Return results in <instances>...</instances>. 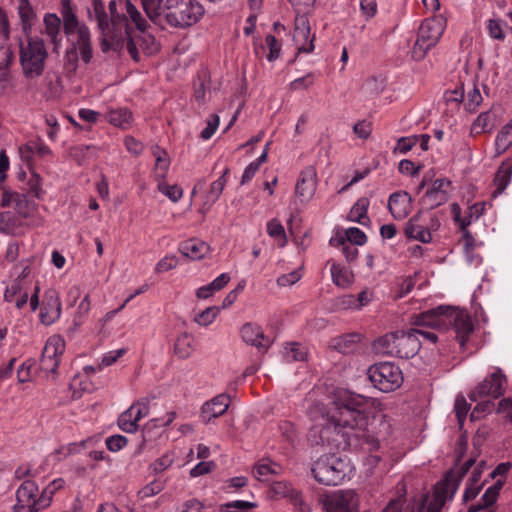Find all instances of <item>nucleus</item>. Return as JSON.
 Here are the masks:
<instances>
[{
    "instance_id": "obj_1",
    "label": "nucleus",
    "mask_w": 512,
    "mask_h": 512,
    "mask_svg": "<svg viewBox=\"0 0 512 512\" xmlns=\"http://www.w3.org/2000/svg\"><path fill=\"white\" fill-rule=\"evenodd\" d=\"M376 401L371 397L344 392L334 402L336 411L325 426H315L309 431L308 439L312 446H334L350 448L360 445L359 434L344 429L363 432L368 425L369 412Z\"/></svg>"
},
{
    "instance_id": "obj_2",
    "label": "nucleus",
    "mask_w": 512,
    "mask_h": 512,
    "mask_svg": "<svg viewBox=\"0 0 512 512\" xmlns=\"http://www.w3.org/2000/svg\"><path fill=\"white\" fill-rule=\"evenodd\" d=\"M475 458L470 457L461 466H454L443 479L434 485L433 495H422L404 505V499L399 497L389 501L382 512H441L447 501L453 499L462 478L475 464Z\"/></svg>"
},
{
    "instance_id": "obj_3",
    "label": "nucleus",
    "mask_w": 512,
    "mask_h": 512,
    "mask_svg": "<svg viewBox=\"0 0 512 512\" xmlns=\"http://www.w3.org/2000/svg\"><path fill=\"white\" fill-rule=\"evenodd\" d=\"M140 3L151 22L156 25L165 22L179 29L193 26L205 12L197 0H140Z\"/></svg>"
},
{
    "instance_id": "obj_4",
    "label": "nucleus",
    "mask_w": 512,
    "mask_h": 512,
    "mask_svg": "<svg viewBox=\"0 0 512 512\" xmlns=\"http://www.w3.org/2000/svg\"><path fill=\"white\" fill-rule=\"evenodd\" d=\"M90 20H95L101 34V50L104 53L120 55L126 49L131 58L138 62L140 54L136 49L131 32L125 31V23L118 18L111 23L109 15L105 10L102 0H92L91 6L87 8Z\"/></svg>"
},
{
    "instance_id": "obj_5",
    "label": "nucleus",
    "mask_w": 512,
    "mask_h": 512,
    "mask_svg": "<svg viewBox=\"0 0 512 512\" xmlns=\"http://www.w3.org/2000/svg\"><path fill=\"white\" fill-rule=\"evenodd\" d=\"M13 206L17 217L11 212H0V230L7 234L16 233L17 227L29 225L31 211L29 193L4 190L1 195L0 207Z\"/></svg>"
},
{
    "instance_id": "obj_6",
    "label": "nucleus",
    "mask_w": 512,
    "mask_h": 512,
    "mask_svg": "<svg viewBox=\"0 0 512 512\" xmlns=\"http://www.w3.org/2000/svg\"><path fill=\"white\" fill-rule=\"evenodd\" d=\"M348 464L337 453L330 452L314 462L311 472L314 479L326 486L338 485L346 476Z\"/></svg>"
},
{
    "instance_id": "obj_7",
    "label": "nucleus",
    "mask_w": 512,
    "mask_h": 512,
    "mask_svg": "<svg viewBox=\"0 0 512 512\" xmlns=\"http://www.w3.org/2000/svg\"><path fill=\"white\" fill-rule=\"evenodd\" d=\"M446 28V22L441 17H432L424 20L419 27L418 36L412 48L413 59H424L427 52L434 47Z\"/></svg>"
},
{
    "instance_id": "obj_8",
    "label": "nucleus",
    "mask_w": 512,
    "mask_h": 512,
    "mask_svg": "<svg viewBox=\"0 0 512 512\" xmlns=\"http://www.w3.org/2000/svg\"><path fill=\"white\" fill-rule=\"evenodd\" d=\"M18 14L23 29V37L19 38L20 62L24 74L30 76L32 74V6L29 0H19Z\"/></svg>"
},
{
    "instance_id": "obj_9",
    "label": "nucleus",
    "mask_w": 512,
    "mask_h": 512,
    "mask_svg": "<svg viewBox=\"0 0 512 512\" xmlns=\"http://www.w3.org/2000/svg\"><path fill=\"white\" fill-rule=\"evenodd\" d=\"M368 379L378 390L388 393L398 389L403 383L401 369L391 362L371 365L367 371Z\"/></svg>"
},
{
    "instance_id": "obj_10",
    "label": "nucleus",
    "mask_w": 512,
    "mask_h": 512,
    "mask_svg": "<svg viewBox=\"0 0 512 512\" xmlns=\"http://www.w3.org/2000/svg\"><path fill=\"white\" fill-rule=\"evenodd\" d=\"M321 503L325 512H357L359 497L353 489H341L325 494Z\"/></svg>"
},
{
    "instance_id": "obj_11",
    "label": "nucleus",
    "mask_w": 512,
    "mask_h": 512,
    "mask_svg": "<svg viewBox=\"0 0 512 512\" xmlns=\"http://www.w3.org/2000/svg\"><path fill=\"white\" fill-rule=\"evenodd\" d=\"M506 376L500 368H496L493 373L482 382H480L469 395L471 401H478L482 397L499 398L504 393Z\"/></svg>"
},
{
    "instance_id": "obj_12",
    "label": "nucleus",
    "mask_w": 512,
    "mask_h": 512,
    "mask_svg": "<svg viewBox=\"0 0 512 512\" xmlns=\"http://www.w3.org/2000/svg\"><path fill=\"white\" fill-rule=\"evenodd\" d=\"M65 350L64 340L58 336H51L42 351L40 369L47 373L54 374L58 368L60 357Z\"/></svg>"
},
{
    "instance_id": "obj_13",
    "label": "nucleus",
    "mask_w": 512,
    "mask_h": 512,
    "mask_svg": "<svg viewBox=\"0 0 512 512\" xmlns=\"http://www.w3.org/2000/svg\"><path fill=\"white\" fill-rule=\"evenodd\" d=\"M446 330L452 327L456 332V338L463 346L468 335L473 330V324L468 313L458 308H448Z\"/></svg>"
},
{
    "instance_id": "obj_14",
    "label": "nucleus",
    "mask_w": 512,
    "mask_h": 512,
    "mask_svg": "<svg viewBox=\"0 0 512 512\" xmlns=\"http://www.w3.org/2000/svg\"><path fill=\"white\" fill-rule=\"evenodd\" d=\"M451 181L447 178L436 179L432 187L429 188L420 200L424 209L431 210L444 203L449 199V188Z\"/></svg>"
},
{
    "instance_id": "obj_15",
    "label": "nucleus",
    "mask_w": 512,
    "mask_h": 512,
    "mask_svg": "<svg viewBox=\"0 0 512 512\" xmlns=\"http://www.w3.org/2000/svg\"><path fill=\"white\" fill-rule=\"evenodd\" d=\"M423 212L420 210L412 218H410L404 226V234L408 239L416 240L422 243H430L432 241L431 229L439 226L438 221L432 219L430 226L422 223Z\"/></svg>"
},
{
    "instance_id": "obj_16",
    "label": "nucleus",
    "mask_w": 512,
    "mask_h": 512,
    "mask_svg": "<svg viewBox=\"0 0 512 512\" xmlns=\"http://www.w3.org/2000/svg\"><path fill=\"white\" fill-rule=\"evenodd\" d=\"M62 305L59 294L55 290H47L39 306V321L49 326L60 318Z\"/></svg>"
},
{
    "instance_id": "obj_17",
    "label": "nucleus",
    "mask_w": 512,
    "mask_h": 512,
    "mask_svg": "<svg viewBox=\"0 0 512 512\" xmlns=\"http://www.w3.org/2000/svg\"><path fill=\"white\" fill-rule=\"evenodd\" d=\"M293 40L298 53H310L314 50V36H311L310 23L305 15L295 18Z\"/></svg>"
},
{
    "instance_id": "obj_18",
    "label": "nucleus",
    "mask_w": 512,
    "mask_h": 512,
    "mask_svg": "<svg viewBox=\"0 0 512 512\" xmlns=\"http://www.w3.org/2000/svg\"><path fill=\"white\" fill-rule=\"evenodd\" d=\"M317 188V173L313 166L304 168L295 185V194L302 203L312 199Z\"/></svg>"
},
{
    "instance_id": "obj_19",
    "label": "nucleus",
    "mask_w": 512,
    "mask_h": 512,
    "mask_svg": "<svg viewBox=\"0 0 512 512\" xmlns=\"http://www.w3.org/2000/svg\"><path fill=\"white\" fill-rule=\"evenodd\" d=\"M449 307L439 306L416 315L413 325L417 327H430L438 330H446L447 313Z\"/></svg>"
},
{
    "instance_id": "obj_20",
    "label": "nucleus",
    "mask_w": 512,
    "mask_h": 512,
    "mask_svg": "<svg viewBox=\"0 0 512 512\" xmlns=\"http://www.w3.org/2000/svg\"><path fill=\"white\" fill-rule=\"evenodd\" d=\"M421 341L417 337V332L410 329L407 332L398 331L396 341V357L409 359L414 357L420 350Z\"/></svg>"
},
{
    "instance_id": "obj_21",
    "label": "nucleus",
    "mask_w": 512,
    "mask_h": 512,
    "mask_svg": "<svg viewBox=\"0 0 512 512\" xmlns=\"http://www.w3.org/2000/svg\"><path fill=\"white\" fill-rule=\"evenodd\" d=\"M230 405V397L227 394H219L205 402L201 408L200 418L205 424L223 415Z\"/></svg>"
},
{
    "instance_id": "obj_22",
    "label": "nucleus",
    "mask_w": 512,
    "mask_h": 512,
    "mask_svg": "<svg viewBox=\"0 0 512 512\" xmlns=\"http://www.w3.org/2000/svg\"><path fill=\"white\" fill-rule=\"evenodd\" d=\"M388 210L396 220L406 218L412 210V197L406 191L392 193L388 199Z\"/></svg>"
},
{
    "instance_id": "obj_23",
    "label": "nucleus",
    "mask_w": 512,
    "mask_h": 512,
    "mask_svg": "<svg viewBox=\"0 0 512 512\" xmlns=\"http://www.w3.org/2000/svg\"><path fill=\"white\" fill-rule=\"evenodd\" d=\"M242 340L258 349L267 350L270 340L265 336L262 328L255 323H245L240 330Z\"/></svg>"
},
{
    "instance_id": "obj_24",
    "label": "nucleus",
    "mask_w": 512,
    "mask_h": 512,
    "mask_svg": "<svg viewBox=\"0 0 512 512\" xmlns=\"http://www.w3.org/2000/svg\"><path fill=\"white\" fill-rule=\"evenodd\" d=\"M71 43V48L79 50L82 60L85 63H89L93 56L90 31L88 27L82 24L80 30H78L74 37L68 38Z\"/></svg>"
},
{
    "instance_id": "obj_25",
    "label": "nucleus",
    "mask_w": 512,
    "mask_h": 512,
    "mask_svg": "<svg viewBox=\"0 0 512 512\" xmlns=\"http://www.w3.org/2000/svg\"><path fill=\"white\" fill-rule=\"evenodd\" d=\"M179 251L187 258L200 260L209 253V246L201 240L189 239L181 243Z\"/></svg>"
},
{
    "instance_id": "obj_26",
    "label": "nucleus",
    "mask_w": 512,
    "mask_h": 512,
    "mask_svg": "<svg viewBox=\"0 0 512 512\" xmlns=\"http://www.w3.org/2000/svg\"><path fill=\"white\" fill-rule=\"evenodd\" d=\"M17 503L13 512H32V482L24 481L16 492Z\"/></svg>"
},
{
    "instance_id": "obj_27",
    "label": "nucleus",
    "mask_w": 512,
    "mask_h": 512,
    "mask_svg": "<svg viewBox=\"0 0 512 512\" xmlns=\"http://www.w3.org/2000/svg\"><path fill=\"white\" fill-rule=\"evenodd\" d=\"M332 282L340 288H348L354 282V274L349 268L332 263L330 267Z\"/></svg>"
},
{
    "instance_id": "obj_28",
    "label": "nucleus",
    "mask_w": 512,
    "mask_h": 512,
    "mask_svg": "<svg viewBox=\"0 0 512 512\" xmlns=\"http://www.w3.org/2000/svg\"><path fill=\"white\" fill-rule=\"evenodd\" d=\"M63 28L67 38L74 37L75 33L80 30L82 24L79 23L76 14L70 7L69 0H63Z\"/></svg>"
},
{
    "instance_id": "obj_29",
    "label": "nucleus",
    "mask_w": 512,
    "mask_h": 512,
    "mask_svg": "<svg viewBox=\"0 0 512 512\" xmlns=\"http://www.w3.org/2000/svg\"><path fill=\"white\" fill-rule=\"evenodd\" d=\"M397 336L398 332L379 337L372 344L373 351L380 355L395 356L396 353H394V351L396 350Z\"/></svg>"
},
{
    "instance_id": "obj_30",
    "label": "nucleus",
    "mask_w": 512,
    "mask_h": 512,
    "mask_svg": "<svg viewBox=\"0 0 512 512\" xmlns=\"http://www.w3.org/2000/svg\"><path fill=\"white\" fill-rule=\"evenodd\" d=\"M512 160L504 161L496 172L494 185L496 187L493 195L501 194L511 182Z\"/></svg>"
},
{
    "instance_id": "obj_31",
    "label": "nucleus",
    "mask_w": 512,
    "mask_h": 512,
    "mask_svg": "<svg viewBox=\"0 0 512 512\" xmlns=\"http://www.w3.org/2000/svg\"><path fill=\"white\" fill-rule=\"evenodd\" d=\"M30 275V266L25 265L22 268L21 273L18 275L17 279L11 284L10 287H7L4 293V298L8 302H12L14 297L20 294L26 284H30V280L28 279Z\"/></svg>"
},
{
    "instance_id": "obj_32",
    "label": "nucleus",
    "mask_w": 512,
    "mask_h": 512,
    "mask_svg": "<svg viewBox=\"0 0 512 512\" xmlns=\"http://www.w3.org/2000/svg\"><path fill=\"white\" fill-rule=\"evenodd\" d=\"M152 154L155 157V177L157 181L164 180L170 167L168 153L159 146H154Z\"/></svg>"
},
{
    "instance_id": "obj_33",
    "label": "nucleus",
    "mask_w": 512,
    "mask_h": 512,
    "mask_svg": "<svg viewBox=\"0 0 512 512\" xmlns=\"http://www.w3.org/2000/svg\"><path fill=\"white\" fill-rule=\"evenodd\" d=\"M369 204L370 202L368 198H359L350 209L348 219L352 222H357L364 226L367 225L370 222V219L367 215Z\"/></svg>"
},
{
    "instance_id": "obj_34",
    "label": "nucleus",
    "mask_w": 512,
    "mask_h": 512,
    "mask_svg": "<svg viewBox=\"0 0 512 512\" xmlns=\"http://www.w3.org/2000/svg\"><path fill=\"white\" fill-rule=\"evenodd\" d=\"M229 173V168H225L222 175L211 183L209 191L205 196L204 205L210 208L220 197L222 194L224 187L227 183L226 176Z\"/></svg>"
},
{
    "instance_id": "obj_35",
    "label": "nucleus",
    "mask_w": 512,
    "mask_h": 512,
    "mask_svg": "<svg viewBox=\"0 0 512 512\" xmlns=\"http://www.w3.org/2000/svg\"><path fill=\"white\" fill-rule=\"evenodd\" d=\"M512 145V120L509 121L496 136L495 151L496 156L502 155Z\"/></svg>"
},
{
    "instance_id": "obj_36",
    "label": "nucleus",
    "mask_w": 512,
    "mask_h": 512,
    "mask_svg": "<svg viewBox=\"0 0 512 512\" xmlns=\"http://www.w3.org/2000/svg\"><path fill=\"white\" fill-rule=\"evenodd\" d=\"M106 119L116 127L127 129L131 125L132 113L125 108L114 109L107 113Z\"/></svg>"
},
{
    "instance_id": "obj_37",
    "label": "nucleus",
    "mask_w": 512,
    "mask_h": 512,
    "mask_svg": "<svg viewBox=\"0 0 512 512\" xmlns=\"http://www.w3.org/2000/svg\"><path fill=\"white\" fill-rule=\"evenodd\" d=\"M174 352L180 359L189 358L194 352L193 338L188 333H182L174 344Z\"/></svg>"
},
{
    "instance_id": "obj_38",
    "label": "nucleus",
    "mask_w": 512,
    "mask_h": 512,
    "mask_svg": "<svg viewBox=\"0 0 512 512\" xmlns=\"http://www.w3.org/2000/svg\"><path fill=\"white\" fill-rule=\"evenodd\" d=\"M361 341V335L358 333L346 334L335 340L334 347L343 354H349L355 351Z\"/></svg>"
},
{
    "instance_id": "obj_39",
    "label": "nucleus",
    "mask_w": 512,
    "mask_h": 512,
    "mask_svg": "<svg viewBox=\"0 0 512 512\" xmlns=\"http://www.w3.org/2000/svg\"><path fill=\"white\" fill-rule=\"evenodd\" d=\"M44 25L45 34L50 38L51 42L54 44L55 49H58L61 41L58 37L60 18L56 14H47L44 17Z\"/></svg>"
},
{
    "instance_id": "obj_40",
    "label": "nucleus",
    "mask_w": 512,
    "mask_h": 512,
    "mask_svg": "<svg viewBox=\"0 0 512 512\" xmlns=\"http://www.w3.org/2000/svg\"><path fill=\"white\" fill-rule=\"evenodd\" d=\"M125 17L127 18V22L130 20L140 33H145L147 31V28L149 27L147 20L130 0H126Z\"/></svg>"
},
{
    "instance_id": "obj_41",
    "label": "nucleus",
    "mask_w": 512,
    "mask_h": 512,
    "mask_svg": "<svg viewBox=\"0 0 512 512\" xmlns=\"http://www.w3.org/2000/svg\"><path fill=\"white\" fill-rule=\"evenodd\" d=\"M34 74L40 75L44 70V60L48 53L42 39H34Z\"/></svg>"
},
{
    "instance_id": "obj_42",
    "label": "nucleus",
    "mask_w": 512,
    "mask_h": 512,
    "mask_svg": "<svg viewBox=\"0 0 512 512\" xmlns=\"http://www.w3.org/2000/svg\"><path fill=\"white\" fill-rule=\"evenodd\" d=\"M255 477L260 481L268 480V476L271 474H278L280 466L276 463H272L269 460H261L255 464Z\"/></svg>"
},
{
    "instance_id": "obj_43",
    "label": "nucleus",
    "mask_w": 512,
    "mask_h": 512,
    "mask_svg": "<svg viewBox=\"0 0 512 512\" xmlns=\"http://www.w3.org/2000/svg\"><path fill=\"white\" fill-rule=\"evenodd\" d=\"M131 37L134 39L136 49H138V43L145 54L152 55L159 50V44L157 43L155 37L150 34H146V32L142 33L139 38L134 37L132 34ZM137 51L139 52V50Z\"/></svg>"
},
{
    "instance_id": "obj_44",
    "label": "nucleus",
    "mask_w": 512,
    "mask_h": 512,
    "mask_svg": "<svg viewBox=\"0 0 512 512\" xmlns=\"http://www.w3.org/2000/svg\"><path fill=\"white\" fill-rule=\"evenodd\" d=\"M284 357L288 362L304 361L307 358V349L299 343L287 344L284 348Z\"/></svg>"
},
{
    "instance_id": "obj_45",
    "label": "nucleus",
    "mask_w": 512,
    "mask_h": 512,
    "mask_svg": "<svg viewBox=\"0 0 512 512\" xmlns=\"http://www.w3.org/2000/svg\"><path fill=\"white\" fill-rule=\"evenodd\" d=\"M267 233L274 238L280 247H284L287 243L286 233L283 225L277 219H272L267 223Z\"/></svg>"
},
{
    "instance_id": "obj_46",
    "label": "nucleus",
    "mask_w": 512,
    "mask_h": 512,
    "mask_svg": "<svg viewBox=\"0 0 512 512\" xmlns=\"http://www.w3.org/2000/svg\"><path fill=\"white\" fill-rule=\"evenodd\" d=\"M118 426L127 433H134L138 430V424L134 419V412L131 406L119 416Z\"/></svg>"
},
{
    "instance_id": "obj_47",
    "label": "nucleus",
    "mask_w": 512,
    "mask_h": 512,
    "mask_svg": "<svg viewBox=\"0 0 512 512\" xmlns=\"http://www.w3.org/2000/svg\"><path fill=\"white\" fill-rule=\"evenodd\" d=\"M79 53V50H76V48H70L66 51L64 57V71L69 77L73 76L77 71Z\"/></svg>"
},
{
    "instance_id": "obj_48",
    "label": "nucleus",
    "mask_w": 512,
    "mask_h": 512,
    "mask_svg": "<svg viewBox=\"0 0 512 512\" xmlns=\"http://www.w3.org/2000/svg\"><path fill=\"white\" fill-rule=\"evenodd\" d=\"M158 190L168 197L172 202H178L183 196V190L178 185H169L164 180H159L157 184Z\"/></svg>"
},
{
    "instance_id": "obj_49",
    "label": "nucleus",
    "mask_w": 512,
    "mask_h": 512,
    "mask_svg": "<svg viewBox=\"0 0 512 512\" xmlns=\"http://www.w3.org/2000/svg\"><path fill=\"white\" fill-rule=\"evenodd\" d=\"M498 496H496L493 491L487 490L482 495L480 501L477 504H473L468 508L467 512H478L480 510H490L489 508L497 501Z\"/></svg>"
},
{
    "instance_id": "obj_50",
    "label": "nucleus",
    "mask_w": 512,
    "mask_h": 512,
    "mask_svg": "<svg viewBox=\"0 0 512 512\" xmlns=\"http://www.w3.org/2000/svg\"><path fill=\"white\" fill-rule=\"evenodd\" d=\"M345 241L349 244L364 245L367 242L366 234L357 227H350L344 231Z\"/></svg>"
},
{
    "instance_id": "obj_51",
    "label": "nucleus",
    "mask_w": 512,
    "mask_h": 512,
    "mask_svg": "<svg viewBox=\"0 0 512 512\" xmlns=\"http://www.w3.org/2000/svg\"><path fill=\"white\" fill-rule=\"evenodd\" d=\"M492 120H494V116L492 115L491 111H486L479 114L472 124V132L475 134H481L485 132Z\"/></svg>"
},
{
    "instance_id": "obj_52",
    "label": "nucleus",
    "mask_w": 512,
    "mask_h": 512,
    "mask_svg": "<svg viewBox=\"0 0 512 512\" xmlns=\"http://www.w3.org/2000/svg\"><path fill=\"white\" fill-rule=\"evenodd\" d=\"M483 98L477 85H473L472 89L468 91L467 100L464 103L465 109L469 112H474L482 103Z\"/></svg>"
},
{
    "instance_id": "obj_53",
    "label": "nucleus",
    "mask_w": 512,
    "mask_h": 512,
    "mask_svg": "<svg viewBox=\"0 0 512 512\" xmlns=\"http://www.w3.org/2000/svg\"><path fill=\"white\" fill-rule=\"evenodd\" d=\"M469 409L470 405L468 404L466 398L463 395H457L454 403V410L460 427H462Z\"/></svg>"
},
{
    "instance_id": "obj_54",
    "label": "nucleus",
    "mask_w": 512,
    "mask_h": 512,
    "mask_svg": "<svg viewBox=\"0 0 512 512\" xmlns=\"http://www.w3.org/2000/svg\"><path fill=\"white\" fill-rule=\"evenodd\" d=\"M218 313V307H208L201 313L197 314L194 321L201 326H208L216 319Z\"/></svg>"
},
{
    "instance_id": "obj_55",
    "label": "nucleus",
    "mask_w": 512,
    "mask_h": 512,
    "mask_svg": "<svg viewBox=\"0 0 512 512\" xmlns=\"http://www.w3.org/2000/svg\"><path fill=\"white\" fill-rule=\"evenodd\" d=\"M131 408L134 412V419L138 423L141 419L149 415V400L147 398H141L135 401Z\"/></svg>"
},
{
    "instance_id": "obj_56",
    "label": "nucleus",
    "mask_w": 512,
    "mask_h": 512,
    "mask_svg": "<svg viewBox=\"0 0 512 512\" xmlns=\"http://www.w3.org/2000/svg\"><path fill=\"white\" fill-rule=\"evenodd\" d=\"M164 489V484L160 481H152L146 486H144L141 490L138 492V498L140 500H144L146 498L152 497L154 495H157Z\"/></svg>"
},
{
    "instance_id": "obj_57",
    "label": "nucleus",
    "mask_w": 512,
    "mask_h": 512,
    "mask_svg": "<svg viewBox=\"0 0 512 512\" xmlns=\"http://www.w3.org/2000/svg\"><path fill=\"white\" fill-rule=\"evenodd\" d=\"M360 12L366 21L374 18L378 12L376 0H360Z\"/></svg>"
},
{
    "instance_id": "obj_58",
    "label": "nucleus",
    "mask_w": 512,
    "mask_h": 512,
    "mask_svg": "<svg viewBox=\"0 0 512 512\" xmlns=\"http://www.w3.org/2000/svg\"><path fill=\"white\" fill-rule=\"evenodd\" d=\"M494 409V403L491 400H485L479 402L470 414V419L472 421L481 418L482 416L489 414Z\"/></svg>"
},
{
    "instance_id": "obj_59",
    "label": "nucleus",
    "mask_w": 512,
    "mask_h": 512,
    "mask_svg": "<svg viewBox=\"0 0 512 512\" xmlns=\"http://www.w3.org/2000/svg\"><path fill=\"white\" fill-rule=\"evenodd\" d=\"M293 490L291 484L285 481L273 482L270 487L271 493L277 498L289 497Z\"/></svg>"
},
{
    "instance_id": "obj_60",
    "label": "nucleus",
    "mask_w": 512,
    "mask_h": 512,
    "mask_svg": "<svg viewBox=\"0 0 512 512\" xmlns=\"http://www.w3.org/2000/svg\"><path fill=\"white\" fill-rule=\"evenodd\" d=\"M488 34L491 38L503 41L505 33L502 27V21L499 19H489L487 22Z\"/></svg>"
},
{
    "instance_id": "obj_61",
    "label": "nucleus",
    "mask_w": 512,
    "mask_h": 512,
    "mask_svg": "<svg viewBox=\"0 0 512 512\" xmlns=\"http://www.w3.org/2000/svg\"><path fill=\"white\" fill-rule=\"evenodd\" d=\"M334 241L337 242V245L342 246V252L348 262H352L357 258L358 249L352 244L347 243L342 236Z\"/></svg>"
},
{
    "instance_id": "obj_62",
    "label": "nucleus",
    "mask_w": 512,
    "mask_h": 512,
    "mask_svg": "<svg viewBox=\"0 0 512 512\" xmlns=\"http://www.w3.org/2000/svg\"><path fill=\"white\" fill-rule=\"evenodd\" d=\"M53 495L54 494L47 487H45L42 490L39 498H34V512H38L42 509L47 508L52 501Z\"/></svg>"
},
{
    "instance_id": "obj_63",
    "label": "nucleus",
    "mask_w": 512,
    "mask_h": 512,
    "mask_svg": "<svg viewBox=\"0 0 512 512\" xmlns=\"http://www.w3.org/2000/svg\"><path fill=\"white\" fill-rule=\"evenodd\" d=\"M219 126V116L216 114L211 115L206 123V127L201 131L200 137L203 140L210 139L216 132Z\"/></svg>"
},
{
    "instance_id": "obj_64",
    "label": "nucleus",
    "mask_w": 512,
    "mask_h": 512,
    "mask_svg": "<svg viewBox=\"0 0 512 512\" xmlns=\"http://www.w3.org/2000/svg\"><path fill=\"white\" fill-rule=\"evenodd\" d=\"M216 465L213 461H201L190 470V476L195 478L212 472Z\"/></svg>"
}]
</instances>
